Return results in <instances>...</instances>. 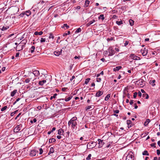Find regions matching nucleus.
<instances>
[{"label":"nucleus","mask_w":160,"mask_h":160,"mask_svg":"<svg viewBox=\"0 0 160 160\" xmlns=\"http://www.w3.org/2000/svg\"><path fill=\"white\" fill-rule=\"evenodd\" d=\"M77 119V118L76 117H74L72 118L68 122V125L70 126L71 124L72 128L74 129L75 127L77 125V122L76 121Z\"/></svg>","instance_id":"nucleus-1"},{"label":"nucleus","mask_w":160,"mask_h":160,"mask_svg":"<svg viewBox=\"0 0 160 160\" xmlns=\"http://www.w3.org/2000/svg\"><path fill=\"white\" fill-rule=\"evenodd\" d=\"M4 20L6 22L4 24L7 25L9 27L11 26L12 23V19L11 18H9L7 19H6Z\"/></svg>","instance_id":"nucleus-2"},{"label":"nucleus","mask_w":160,"mask_h":160,"mask_svg":"<svg viewBox=\"0 0 160 160\" xmlns=\"http://www.w3.org/2000/svg\"><path fill=\"white\" fill-rule=\"evenodd\" d=\"M96 142H88L87 145V148L89 149L92 148L96 146Z\"/></svg>","instance_id":"nucleus-3"},{"label":"nucleus","mask_w":160,"mask_h":160,"mask_svg":"<svg viewBox=\"0 0 160 160\" xmlns=\"http://www.w3.org/2000/svg\"><path fill=\"white\" fill-rule=\"evenodd\" d=\"M134 156L132 152L130 153L127 156L126 160H134Z\"/></svg>","instance_id":"nucleus-4"},{"label":"nucleus","mask_w":160,"mask_h":160,"mask_svg":"<svg viewBox=\"0 0 160 160\" xmlns=\"http://www.w3.org/2000/svg\"><path fill=\"white\" fill-rule=\"evenodd\" d=\"M22 125L21 124L17 125L14 128L13 131L15 132H18L22 128Z\"/></svg>","instance_id":"nucleus-5"},{"label":"nucleus","mask_w":160,"mask_h":160,"mask_svg":"<svg viewBox=\"0 0 160 160\" xmlns=\"http://www.w3.org/2000/svg\"><path fill=\"white\" fill-rule=\"evenodd\" d=\"M145 81L142 79H140L137 81L136 83L137 84L140 85V86L142 87L145 85Z\"/></svg>","instance_id":"nucleus-6"},{"label":"nucleus","mask_w":160,"mask_h":160,"mask_svg":"<svg viewBox=\"0 0 160 160\" xmlns=\"http://www.w3.org/2000/svg\"><path fill=\"white\" fill-rule=\"evenodd\" d=\"M108 52L109 56H112L114 55L115 53L114 50L112 49V47H109L108 48Z\"/></svg>","instance_id":"nucleus-7"},{"label":"nucleus","mask_w":160,"mask_h":160,"mask_svg":"<svg viewBox=\"0 0 160 160\" xmlns=\"http://www.w3.org/2000/svg\"><path fill=\"white\" fill-rule=\"evenodd\" d=\"M24 46L22 45V43H20L18 44V46H17V50L18 51H20L22 50Z\"/></svg>","instance_id":"nucleus-8"},{"label":"nucleus","mask_w":160,"mask_h":160,"mask_svg":"<svg viewBox=\"0 0 160 160\" xmlns=\"http://www.w3.org/2000/svg\"><path fill=\"white\" fill-rule=\"evenodd\" d=\"M98 144H99L98 147V148H101L102 147L103 145L104 144V142H103L102 140H101L100 139H98Z\"/></svg>","instance_id":"nucleus-9"},{"label":"nucleus","mask_w":160,"mask_h":160,"mask_svg":"<svg viewBox=\"0 0 160 160\" xmlns=\"http://www.w3.org/2000/svg\"><path fill=\"white\" fill-rule=\"evenodd\" d=\"M31 14V11L29 10L27 11L24 12L23 13H22L20 14L21 17H23L24 15H26L27 16H28L30 15Z\"/></svg>","instance_id":"nucleus-10"},{"label":"nucleus","mask_w":160,"mask_h":160,"mask_svg":"<svg viewBox=\"0 0 160 160\" xmlns=\"http://www.w3.org/2000/svg\"><path fill=\"white\" fill-rule=\"evenodd\" d=\"M38 152V151H37L35 150H32L31 151L30 155L32 157L35 156Z\"/></svg>","instance_id":"nucleus-11"},{"label":"nucleus","mask_w":160,"mask_h":160,"mask_svg":"<svg viewBox=\"0 0 160 160\" xmlns=\"http://www.w3.org/2000/svg\"><path fill=\"white\" fill-rule=\"evenodd\" d=\"M148 50L144 48L143 50L142 49L141 50V52L143 56H145L147 55L148 53Z\"/></svg>","instance_id":"nucleus-12"},{"label":"nucleus","mask_w":160,"mask_h":160,"mask_svg":"<svg viewBox=\"0 0 160 160\" xmlns=\"http://www.w3.org/2000/svg\"><path fill=\"white\" fill-rule=\"evenodd\" d=\"M94 108V105L88 106L86 108V110L88 111L89 110H93Z\"/></svg>","instance_id":"nucleus-13"},{"label":"nucleus","mask_w":160,"mask_h":160,"mask_svg":"<svg viewBox=\"0 0 160 160\" xmlns=\"http://www.w3.org/2000/svg\"><path fill=\"white\" fill-rule=\"evenodd\" d=\"M103 94V92L101 91H99L97 92L96 94V96L97 97H99L102 95Z\"/></svg>","instance_id":"nucleus-14"},{"label":"nucleus","mask_w":160,"mask_h":160,"mask_svg":"<svg viewBox=\"0 0 160 160\" xmlns=\"http://www.w3.org/2000/svg\"><path fill=\"white\" fill-rule=\"evenodd\" d=\"M32 73L35 76H38L40 75L39 71L38 70H34L33 71Z\"/></svg>","instance_id":"nucleus-15"},{"label":"nucleus","mask_w":160,"mask_h":160,"mask_svg":"<svg viewBox=\"0 0 160 160\" xmlns=\"http://www.w3.org/2000/svg\"><path fill=\"white\" fill-rule=\"evenodd\" d=\"M46 82V80H42V81H40L38 82V84L41 86H42Z\"/></svg>","instance_id":"nucleus-16"},{"label":"nucleus","mask_w":160,"mask_h":160,"mask_svg":"<svg viewBox=\"0 0 160 160\" xmlns=\"http://www.w3.org/2000/svg\"><path fill=\"white\" fill-rule=\"evenodd\" d=\"M121 68H122V66H117L115 67V68L113 69V71L115 72H116L117 71H118Z\"/></svg>","instance_id":"nucleus-17"},{"label":"nucleus","mask_w":160,"mask_h":160,"mask_svg":"<svg viewBox=\"0 0 160 160\" xmlns=\"http://www.w3.org/2000/svg\"><path fill=\"white\" fill-rule=\"evenodd\" d=\"M90 3V2L89 1L86 0L85 1V3L84 5V7H86L88 6Z\"/></svg>","instance_id":"nucleus-18"},{"label":"nucleus","mask_w":160,"mask_h":160,"mask_svg":"<svg viewBox=\"0 0 160 160\" xmlns=\"http://www.w3.org/2000/svg\"><path fill=\"white\" fill-rule=\"evenodd\" d=\"M17 92V90L16 89L14 90L13 91L11 92V96L12 97H13L15 94Z\"/></svg>","instance_id":"nucleus-19"},{"label":"nucleus","mask_w":160,"mask_h":160,"mask_svg":"<svg viewBox=\"0 0 160 160\" xmlns=\"http://www.w3.org/2000/svg\"><path fill=\"white\" fill-rule=\"evenodd\" d=\"M64 132L63 130L60 128L58 130V134L59 135H62Z\"/></svg>","instance_id":"nucleus-20"},{"label":"nucleus","mask_w":160,"mask_h":160,"mask_svg":"<svg viewBox=\"0 0 160 160\" xmlns=\"http://www.w3.org/2000/svg\"><path fill=\"white\" fill-rule=\"evenodd\" d=\"M95 22V20H93L92 21H90L86 25L87 27L89 26L90 25L92 24Z\"/></svg>","instance_id":"nucleus-21"},{"label":"nucleus","mask_w":160,"mask_h":160,"mask_svg":"<svg viewBox=\"0 0 160 160\" xmlns=\"http://www.w3.org/2000/svg\"><path fill=\"white\" fill-rule=\"evenodd\" d=\"M9 28V27L8 26H7V25H5L2 27V31H4L7 30Z\"/></svg>","instance_id":"nucleus-22"},{"label":"nucleus","mask_w":160,"mask_h":160,"mask_svg":"<svg viewBox=\"0 0 160 160\" xmlns=\"http://www.w3.org/2000/svg\"><path fill=\"white\" fill-rule=\"evenodd\" d=\"M43 33V32L42 31H40L39 32H34V35H42Z\"/></svg>","instance_id":"nucleus-23"},{"label":"nucleus","mask_w":160,"mask_h":160,"mask_svg":"<svg viewBox=\"0 0 160 160\" xmlns=\"http://www.w3.org/2000/svg\"><path fill=\"white\" fill-rule=\"evenodd\" d=\"M150 122V120L149 119H147L146 121L144 122V125L145 126H147L148 125L149 123Z\"/></svg>","instance_id":"nucleus-24"},{"label":"nucleus","mask_w":160,"mask_h":160,"mask_svg":"<svg viewBox=\"0 0 160 160\" xmlns=\"http://www.w3.org/2000/svg\"><path fill=\"white\" fill-rule=\"evenodd\" d=\"M54 54L56 56H59L60 55V52L59 51H56L54 52Z\"/></svg>","instance_id":"nucleus-25"},{"label":"nucleus","mask_w":160,"mask_h":160,"mask_svg":"<svg viewBox=\"0 0 160 160\" xmlns=\"http://www.w3.org/2000/svg\"><path fill=\"white\" fill-rule=\"evenodd\" d=\"M35 49V47L34 46H32L31 48L30 49V52L31 53L33 52Z\"/></svg>","instance_id":"nucleus-26"},{"label":"nucleus","mask_w":160,"mask_h":160,"mask_svg":"<svg viewBox=\"0 0 160 160\" xmlns=\"http://www.w3.org/2000/svg\"><path fill=\"white\" fill-rule=\"evenodd\" d=\"M98 18L99 19H101L102 20H104L105 18L104 16V15L103 14H101L98 17Z\"/></svg>","instance_id":"nucleus-27"},{"label":"nucleus","mask_w":160,"mask_h":160,"mask_svg":"<svg viewBox=\"0 0 160 160\" xmlns=\"http://www.w3.org/2000/svg\"><path fill=\"white\" fill-rule=\"evenodd\" d=\"M56 141V139L54 138H52L50 139L49 140V143H52L53 142H55Z\"/></svg>","instance_id":"nucleus-28"},{"label":"nucleus","mask_w":160,"mask_h":160,"mask_svg":"<svg viewBox=\"0 0 160 160\" xmlns=\"http://www.w3.org/2000/svg\"><path fill=\"white\" fill-rule=\"evenodd\" d=\"M155 82V80H152V81H150L149 82V83L152 84V86H154L155 85V84L154 83Z\"/></svg>","instance_id":"nucleus-29"},{"label":"nucleus","mask_w":160,"mask_h":160,"mask_svg":"<svg viewBox=\"0 0 160 160\" xmlns=\"http://www.w3.org/2000/svg\"><path fill=\"white\" fill-rule=\"evenodd\" d=\"M65 27L66 28V29H68L69 28V26L67 24H64L63 26H62V28H64Z\"/></svg>","instance_id":"nucleus-30"},{"label":"nucleus","mask_w":160,"mask_h":160,"mask_svg":"<svg viewBox=\"0 0 160 160\" xmlns=\"http://www.w3.org/2000/svg\"><path fill=\"white\" fill-rule=\"evenodd\" d=\"M130 57L132 59L136 60V56L134 54H131Z\"/></svg>","instance_id":"nucleus-31"},{"label":"nucleus","mask_w":160,"mask_h":160,"mask_svg":"<svg viewBox=\"0 0 160 160\" xmlns=\"http://www.w3.org/2000/svg\"><path fill=\"white\" fill-rule=\"evenodd\" d=\"M27 42V41L26 40L24 39L20 43H22V45H23V46H25V45L26 44Z\"/></svg>","instance_id":"nucleus-32"},{"label":"nucleus","mask_w":160,"mask_h":160,"mask_svg":"<svg viewBox=\"0 0 160 160\" xmlns=\"http://www.w3.org/2000/svg\"><path fill=\"white\" fill-rule=\"evenodd\" d=\"M142 155H143L148 156L149 155V154L148 153V152L147 151L145 150L142 153Z\"/></svg>","instance_id":"nucleus-33"},{"label":"nucleus","mask_w":160,"mask_h":160,"mask_svg":"<svg viewBox=\"0 0 160 160\" xmlns=\"http://www.w3.org/2000/svg\"><path fill=\"white\" fill-rule=\"evenodd\" d=\"M110 97V94H108L106 97H105V101H107L108 100V99Z\"/></svg>","instance_id":"nucleus-34"},{"label":"nucleus","mask_w":160,"mask_h":160,"mask_svg":"<svg viewBox=\"0 0 160 160\" xmlns=\"http://www.w3.org/2000/svg\"><path fill=\"white\" fill-rule=\"evenodd\" d=\"M48 38L49 39L52 38V39H53L54 38V36H53L52 33H49V36Z\"/></svg>","instance_id":"nucleus-35"},{"label":"nucleus","mask_w":160,"mask_h":160,"mask_svg":"<svg viewBox=\"0 0 160 160\" xmlns=\"http://www.w3.org/2000/svg\"><path fill=\"white\" fill-rule=\"evenodd\" d=\"M72 79H75L74 80H73V83H76V84H77V83H78V82H75V80H77V79L76 78H75V76H72Z\"/></svg>","instance_id":"nucleus-36"},{"label":"nucleus","mask_w":160,"mask_h":160,"mask_svg":"<svg viewBox=\"0 0 160 160\" xmlns=\"http://www.w3.org/2000/svg\"><path fill=\"white\" fill-rule=\"evenodd\" d=\"M90 80V78H88L86 79L84 83L85 84H87L89 82Z\"/></svg>","instance_id":"nucleus-37"},{"label":"nucleus","mask_w":160,"mask_h":160,"mask_svg":"<svg viewBox=\"0 0 160 160\" xmlns=\"http://www.w3.org/2000/svg\"><path fill=\"white\" fill-rule=\"evenodd\" d=\"M129 22L131 26H132L133 25L134 21L133 20L130 19L129 20Z\"/></svg>","instance_id":"nucleus-38"},{"label":"nucleus","mask_w":160,"mask_h":160,"mask_svg":"<svg viewBox=\"0 0 160 160\" xmlns=\"http://www.w3.org/2000/svg\"><path fill=\"white\" fill-rule=\"evenodd\" d=\"M13 10L15 11V12H17L19 11V8L17 7H15L13 8Z\"/></svg>","instance_id":"nucleus-39"},{"label":"nucleus","mask_w":160,"mask_h":160,"mask_svg":"<svg viewBox=\"0 0 160 160\" xmlns=\"http://www.w3.org/2000/svg\"><path fill=\"white\" fill-rule=\"evenodd\" d=\"M116 23L118 25H120L123 23L122 21H117Z\"/></svg>","instance_id":"nucleus-40"},{"label":"nucleus","mask_w":160,"mask_h":160,"mask_svg":"<svg viewBox=\"0 0 160 160\" xmlns=\"http://www.w3.org/2000/svg\"><path fill=\"white\" fill-rule=\"evenodd\" d=\"M57 95V94L56 93H55L53 96H51V97H50V99L51 100H52V99L53 98H56V97Z\"/></svg>","instance_id":"nucleus-41"},{"label":"nucleus","mask_w":160,"mask_h":160,"mask_svg":"<svg viewBox=\"0 0 160 160\" xmlns=\"http://www.w3.org/2000/svg\"><path fill=\"white\" fill-rule=\"evenodd\" d=\"M81 31V29L80 28H78L75 32V33H78Z\"/></svg>","instance_id":"nucleus-42"},{"label":"nucleus","mask_w":160,"mask_h":160,"mask_svg":"<svg viewBox=\"0 0 160 160\" xmlns=\"http://www.w3.org/2000/svg\"><path fill=\"white\" fill-rule=\"evenodd\" d=\"M54 148L53 147H51L50 148V152H52V153H53L54 152Z\"/></svg>","instance_id":"nucleus-43"},{"label":"nucleus","mask_w":160,"mask_h":160,"mask_svg":"<svg viewBox=\"0 0 160 160\" xmlns=\"http://www.w3.org/2000/svg\"><path fill=\"white\" fill-rule=\"evenodd\" d=\"M46 39L45 38H41L40 40V42L42 43L43 42H45Z\"/></svg>","instance_id":"nucleus-44"},{"label":"nucleus","mask_w":160,"mask_h":160,"mask_svg":"<svg viewBox=\"0 0 160 160\" xmlns=\"http://www.w3.org/2000/svg\"><path fill=\"white\" fill-rule=\"evenodd\" d=\"M31 78H28L25 80L24 82L26 83H28L30 81V79Z\"/></svg>","instance_id":"nucleus-45"},{"label":"nucleus","mask_w":160,"mask_h":160,"mask_svg":"<svg viewBox=\"0 0 160 160\" xmlns=\"http://www.w3.org/2000/svg\"><path fill=\"white\" fill-rule=\"evenodd\" d=\"M7 108V106H4L3 108H2L1 109V111H4Z\"/></svg>","instance_id":"nucleus-46"},{"label":"nucleus","mask_w":160,"mask_h":160,"mask_svg":"<svg viewBox=\"0 0 160 160\" xmlns=\"http://www.w3.org/2000/svg\"><path fill=\"white\" fill-rule=\"evenodd\" d=\"M72 97H68V98H66L65 99V101L66 102H68V101H69L70 100H71V99Z\"/></svg>","instance_id":"nucleus-47"},{"label":"nucleus","mask_w":160,"mask_h":160,"mask_svg":"<svg viewBox=\"0 0 160 160\" xmlns=\"http://www.w3.org/2000/svg\"><path fill=\"white\" fill-rule=\"evenodd\" d=\"M91 154H89L88 157L86 158V159L87 160H90L91 159Z\"/></svg>","instance_id":"nucleus-48"},{"label":"nucleus","mask_w":160,"mask_h":160,"mask_svg":"<svg viewBox=\"0 0 160 160\" xmlns=\"http://www.w3.org/2000/svg\"><path fill=\"white\" fill-rule=\"evenodd\" d=\"M138 93L137 92H135L133 94V98H135L137 97Z\"/></svg>","instance_id":"nucleus-49"},{"label":"nucleus","mask_w":160,"mask_h":160,"mask_svg":"<svg viewBox=\"0 0 160 160\" xmlns=\"http://www.w3.org/2000/svg\"><path fill=\"white\" fill-rule=\"evenodd\" d=\"M127 124L129 125L130 124H131L132 122L131 121V120H127Z\"/></svg>","instance_id":"nucleus-50"},{"label":"nucleus","mask_w":160,"mask_h":160,"mask_svg":"<svg viewBox=\"0 0 160 160\" xmlns=\"http://www.w3.org/2000/svg\"><path fill=\"white\" fill-rule=\"evenodd\" d=\"M39 150L40 151L39 154H42L43 152V150L42 149V148H41L39 149Z\"/></svg>","instance_id":"nucleus-51"},{"label":"nucleus","mask_w":160,"mask_h":160,"mask_svg":"<svg viewBox=\"0 0 160 160\" xmlns=\"http://www.w3.org/2000/svg\"><path fill=\"white\" fill-rule=\"evenodd\" d=\"M129 42L128 41H126L124 43V46H126L128 44Z\"/></svg>","instance_id":"nucleus-52"},{"label":"nucleus","mask_w":160,"mask_h":160,"mask_svg":"<svg viewBox=\"0 0 160 160\" xmlns=\"http://www.w3.org/2000/svg\"><path fill=\"white\" fill-rule=\"evenodd\" d=\"M97 81L98 82H101V79L100 78H97Z\"/></svg>","instance_id":"nucleus-53"},{"label":"nucleus","mask_w":160,"mask_h":160,"mask_svg":"<svg viewBox=\"0 0 160 160\" xmlns=\"http://www.w3.org/2000/svg\"><path fill=\"white\" fill-rule=\"evenodd\" d=\"M114 38L112 37H111L110 38H108L107 39V41H109L111 40H113Z\"/></svg>","instance_id":"nucleus-54"},{"label":"nucleus","mask_w":160,"mask_h":160,"mask_svg":"<svg viewBox=\"0 0 160 160\" xmlns=\"http://www.w3.org/2000/svg\"><path fill=\"white\" fill-rule=\"evenodd\" d=\"M156 144V143H152L151 144V146L152 147H154V148L156 147L155 145Z\"/></svg>","instance_id":"nucleus-55"},{"label":"nucleus","mask_w":160,"mask_h":160,"mask_svg":"<svg viewBox=\"0 0 160 160\" xmlns=\"http://www.w3.org/2000/svg\"><path fill=\"white\" fill-rule=\"evenodd\" d=\"M113 112L114 113H118L119 111L118 110H114Z\"/></svg>","instance_id":"nucleus-56"},{"label":"nucleus","mask_w":160,"mask_h":160,"mask_svg":"<svg viewBox=\"0 0 160 160\" xmlns=\"http://www.w3.org/2000/svg\"><path fill=\"white\" fill-rule=\"evenodd\" d=\"M68 89V88H62V90L64 92H65L66 91V90Z\"/></svg>","instance_id":"nucleus-57"},{"label":"nucleus","mask_w":160,"mask_h":160,"mask_svg":"<svg viewBox=\"0 0 160 160\" xmlns=\"http://www.w3.org/2000/svg\"><path fill=\"white\" fill-rule=\"evenodd\" d=\"M157 155H159L160 154V151L158 149H157Z\"/></svg>","instance_id":"nucleus-58"},{"label":"nucleus","mask_w":160,"mask_h":160,"mask_svg":"<svg viewBox=\"0 0 160 160\" xmlns=\"http://www.w3.org/2000/svg\"><path fill=\"white\" fill-rule=\"evenodd\" d=\"M138 96L141 97L142 96V93L140 91H139L138 92Z\"/></svg>","instance_id":"nucleus-59"},{"label":"nucleus","mask_w":160,"mask_h":160,"mask_svg":"<svg viewBox=\"0 0 160 160\" xmlns=\"http://www.w3.org/2000/svg\"><path fill=\"white\" fill-rule=\"evenodd\" d=\"M136 60H139L140 59V58L138 56H136Z\"/></svg>","instance_id":"nucleus-60"},{"label":"nucleus","mask_w":160,"mask_h":160,"mask_svg":"<svg viewBox=\"0 0 160 160\" xmlns=\"http://www.w3.org/2000/svg\"><path fill=\"white\" fill-rule=\"evenodd\" d=\"M74 58L75 59H79L80 58V56H78H78H76L74 57Z\"/></svg>","instance_id":"nucleus-61"},{"label":"nucleus","mask_w":160,"mask_h":160,"mask_svg":"<svg viewBox=\"0 0 160 160\" xmlns=\"http://www.w3.org/2000/svg\"><path fill=\"white\" fill-rule=\"evenodd\" d=\"M133 103V100H131L130 101V104L131 105H132Z\"/></svg>","instance_id":"nucleus-62"},{"label":"nucleus","mask_w":160,"mask_h":160,"mask_svg":"<svg viewBox=\"0 0 160 160\" xmlns=\"http://www.w3.org/2000/svg\"><path fill=\"white\" fill-rule=\"evenodd\" d=\"M21 114V113H19L18 114V115L17 116V117L15 118V120H16L18 118V117Z\"/></svg>","instance_id":"nucleus-63"},{"label":"nucleus","mask_w":160,"mask_h":160,"mask_svg":"<svg viewBox=\"0 0 160 160\" xmlns=\"http://www.w3.org/2000/svg\"><path fill=\"white\" fill-rule=\"evenodd\" d=\"M19 52H17V53H16V55H15V57H18L19 56Z\"/></svg>","instance_id":"nucleus-64"}]
</instances>
